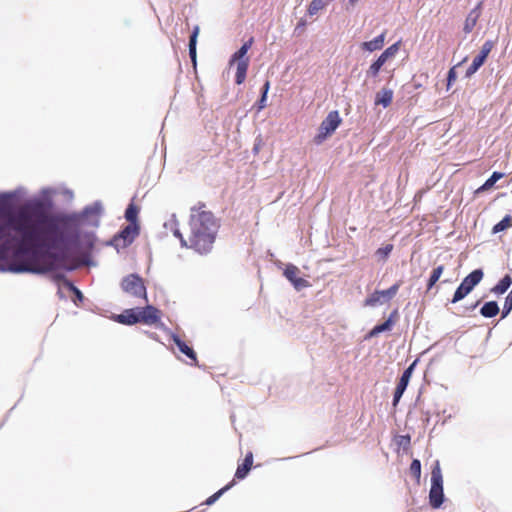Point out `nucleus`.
I'll return each instance as SVG.
<instances>
[{
  "mask_svg": "<svg viewBox=\"0 0 512 512\" xmlns=\"http://www.w3.org/2000/svg\"><path fill=\"white\" fill-rule=\"evenodd\" d=\"M57 193L55 188H42L13 208L28 190L0 192V272L42 274L60 264L67 223L47 211Z\"/></svg>",
  "mask_w": 512,
  "mask_h": 512,
  "instance_id": "obj_1",
  "label": "nucleus"
},
{
  "mask_svg": "<svg viewBox=\"0 0 512 512\" xmlns=\"http://www.w3.org/2000/svg\"><path fill=\"white\" fill-rule=\"evenodd\" d=\"M166 229H170L173 235L180 239L182 247H190L199 253H207L211 250L215 240L218 225L213 215L208 211L192 209L190 217L191 235L189 241L185 240L178 228L176 215L164 224Z\"/></svg>",
  "mask_w": 512,
  "mask_h": 512,
  "instance_id": "obj_2",
  "label": "nucleus"
},
{
  "mask_svg": "<svg viewBox=\"0 0 512 512\" xmlns=\"http://www.w3.org/2000/svg\"><path fill=\"white\" fill-rule=\"evenodd\" d=\"M430 482L429 503L437 509L444 501L443 475L439 460H435L433 464Z\"/></svg>",
  "mask_w": 512,
  "mask_h": 512,
  "instance_id": "obj_3",
  "label": "nucleus"
},
{
  "mask_svg": "<svg viewBox=\"0 0 512 512\" xmlns=\"http://www.w3.org/2000/svg\"><path fill=\"white\" fill-rule=\"evenodd\" d=\"M121 290L128 297L147 301V291L143 279L137 274L125 276L120 283Z\"/></svg>",
  "mask_w": 512,
  "mask_h": 512,
  "instance_id": "obj_4",
  "label": "nucleus"
},
{
  "mask_svg": "<svg viewBox=\"0 0 512 512\" xmlns=\"http://www.w3.org/2000/svg\"><path fill=\"white\" fill-rule=\"evenodd\" d=\"M341 118L338 111H331L320 124L318 133L314 138L316 144H321L327 137L332 135L339 127Z\"/></svg>",
  "mask_w": 512,
  "mask_h": 512,
  "instance_id": "obj_5",
  "label": "nucleus"
},
{
  "mask_svg": "<svg viewBox=\"0 0 512 512\" xmlns=\"http://www.w3.org/2000/svg\"><path fill=\"white\" fill-rule=\"evenodd\" d=\"M482 278L483 271L481 269H476L467 275L460 286L456 289L452 303H457L464 299L473 290V288L480 283Z\"/></svg>",
  "mask_w": 512,
  "mask_h": 512,
  "instance_id": "obj_6",
  "label": "nucleus"
},
{
  "mask_svg": "<svg viewBox=\"0 0 512 512\" xmlns=\"http://www.w3.org/2000/svg\"><path fill=\"white\" fill-rule=\"evenodd\" d=\"M139 234L138 223L127 225L119 235L115 236L111 244L119 251L130 245Z\"/></svg>",
  "mask_w": 512,
  "mask_h": 512,
  "instance_id": "obj_7",
  "label": "nucleus"
},
{
  "mask_svg": "<svg viewBox=\"0 0 512 512\" xmlns=\"http://www.w3.org/2000/svg\"><path fill=\"white\" fill-rule=\"evenodd\" d=\"M399 287L400 285L396 283L387 290L375 291L365 300V305L376 307L389 302L397 294Z\"/></svg>",
  "mask_w": 512,
  "mask_h": 512,
  "instance_id": "obj_8",
  "label": "nucleus"
},
{
  "mask_svg": "<svg viewBox=\"0 0 512 512\" xmlns=\"http://www.w3.org/2000/svg\"><path fill=\"white\" fill-rule=\"evenodd\" d=\"M399 42L391 45L373 62L367 70V76L376 77L382 66L389 60L396 56L399 51Z\"/></svg>",
  "mask_w": 512,
  "mask_h": 512,
  "instance_id": "obj_9",
  "label": "nucleus"
},
{
  "mask_svg": "<svg viewBox=\"0 0 512 512\" xmlns=\"http://www.w3.org/2000/svg\"><path fill=\"white\" fill-rule=\"evenodd\" d=\"M493 46H494V43L492 41H486L483 44L480 53L473 59L472 64L469 66V68L466 71L467 77L472 76L483 65L487 56L491 52Z\"/></svg>",
  "mask_w": 512,
  "mask_h": 512,
  "instance_id": "obj_10",
  "label": "nucleus"
},
{
  "mask_svg": "<svg viewBox=\"0 0 512 512\" xmlns=\"http://www.w3.org/2000/svg\"><path fill=\"white\" fill-rule=\"evenodd\" d=\"M417 361H414L402 374L399 383L397 384V387L395 389L394 393V399H393V405L396 406L398 402L400 401L403 393L405 392L409 381L411 379V376L413 374L414 368L416 366Z\"/></svg>",
  "mask_w": 512,
  "mask_h": 512,
  "instance_id": "obj_11",
  "label": "nucleus"
},
{
  "mask_svg": "<svg viewBox=\"0 0 512 512\" xmlns=\"http://www.w3.org/2000/svg\"><path fill=\"white\" fill-rule=\"evenodd\" d=\"M299 269L293 264H288L284 269V276L293 284L296 290L309 287V282L304 278L298 277Z\"/></svg>",
  "mask_w": 512,
  "mask_h": 512,
  "instance_id": "obj_12",
  "label": "nucleus"
},
{
  "mask_svg": "<svg viewBox=\"0 0 512 512\" xmlns=\"http://www.w3.org/2000/svg\"><path fill=\"white\" fill-rule=\"evenodd\" d=\"M159 314L160 311L151 305H147L144 308H139V320L140 322L147 325L157 323L160 319Z\"/></svg>",
  "mask_w": 512,
  "mask_h": 512,
  "instance_id": "obj_13",
  "label": "nucleus"
},
{
  "mask_svg": "<svg viewBox=\"0 0 512 512\" xmlns=\"http://www.w3.org/2000/svg\"><path fill=\"white\" fill-rule=\"evenodd\" d=\"M116 319L121 324H125V325L136 324V323L140 322L139 308L126 309L123 311V313L117 315Z\"/></svg>",
  "mask_w": 512,
  "mask_h": 512,
  "instance_id": "obj_14",
  "label": "nucleus"
},
{
  "mask_svg": "<svg viewBox=\"0 0 512 512\" xmlns=\"http://www.w3.org/2000/svg\"><path fill=\"white\" fill-rule=\"evenodd\" d=\"M481 7L482 2H479L477 6L469 12L464 23L465 33H470L474 29L481 14Z\"/></svg>",
  "mask_w": 512,
  "mask_h": 512,
  "instance_id": "obj_15",
  "label": "nucleus"
},
{
  "mask_svg": "<svg viewBox=\"0 0 512 512\" xmlns=\"http://www.w3.org/2000/svg\"><path fill=\"white\" fill-rule=\"evenodd\" d=\"M385 36H386V33L383 32L382 34H380L373 40L363 42L361 44V49L368 51V52H374V51L382 49V47L384 46V42H385Z\"/></svg>",
  "mask_w": 512,
  "mask_h": 512,
  "instance_id": "obj_16",
  "label": "nucleus"
},
{
  "mask_svg": "<svg viewBox=\"0 0 512 512\" xmlns=\"http://www.w3.org/2000/svg\"><path fill=\"white\" fill-rule=\"evenodd\" d=\"M252 464H253V454H252V452H249L246 455L243 464L238 466L236 473H235V477L237 479H244L247 476L248 472L250 471Z\"/></svg>",
  "mask_w": 512,
  "mask_h": 512,
  "instance_id": "obj_17",
  "label": "nucleus"
},
{
  "mask_svg": "<svg viewBox=\"0 0 512 512\" xmlns=\"http://www.w3.org/2000/svg\"><path fill=\"white\" fill-rule=\"evenodd\" d=\"M393 99V91L391 89L383 88L381 89L375 97V104L382 105L383 107H388Z\"/></svg>",
  "mask_w": 512,
  "mask_h": 512,
  "instance_id": "obj_18",
  "label": "nucleus"
},
{
  "mask_svg": "<svg viewBox=\"0 0 512 512\" xmlns=\"http://www.w3.org/2000/svg\"><path fill=\"white\" fill-rule=\"evenodd\" d=\"M236 65V83L238 85L242 84L246 79V73L249 66V60H240V61H234Z\"/></svg>",
  "mask_w": 512,
  "mask_h": 512,
  "instance_id": "obj_19",
  "label": "nucleus"
},
{
  "mask_svg": "<svg viewBox=\"0 0 512 512\" xmlns=\"http://www.w3.org/2000/svg\"><path fill=\"white\" fill-rule=\"evenodd\" d=\"M253 44V38H250L248 41H246L238 51H236L230 60V65H233L234 61H240V60H249V58L246 56L248 50L251 48Z\"/></svg>",
  "mask_w": 512,
  "mask_h": 512,
  "instance_id": "obj_20",
  "label": "nucleus"
},
{
  "mask_svg": "<svg viewBox=\"0 0 512 512\" xmlns=\"http://www.w3.org/2000/svg\"><path fill=\"white\" fill-rule=\"evenodd\" d=\"M172 339L181 353L188 356L191 360L196 361V354L191 347L183 342L177 335H172Z\"/></svg>",
  "mask_w": 512,
  "mask_h": 512,
  "instance_id": "obj_21",
  "label": "nucleus"
},
{
  "mask_svg": "<svg viewBox=\"0 0 512 512\" xmlns=\"http://www.w3.org/2000/svg\"><path fill=\"white\" fill-rule=\"evenodd\" d=\"M498 312L499 307L495 301L485 303L480 310L481 315L486 318L494 317L498 314Z\"/></svg>",
  "mask_w": 512,
  "mask_h": 512,
  "instance_id": "obj_22",
  "label": "nucleus"
},
{
  "mask_svg": "<svg viewBox=\"0 0 512 512\" xmlns=\"http://www.w3.org/2000/svg\"><path fill=\"white\" fill-rule=\"evenodd\" d=\"M198 34H199V27L195 26L193 29V32L190 36V41H189V55L194 64L196 63V43H197Z\"/></svg>",
  "mask_w": 512,
  "mask_h": 512,
  "instance_id": "obj_23",
  "label": "nucleus"
},
{
  "mask_svg": "<svg viewBox=\"0 0 512 512\" xmlns=\"http://www.w3.org/2000/svg\"><path fill=\"white\" fill-rule=\"evenodd\" d=\"M511 284V277L509 275H506L499 281V283L496 286L493 287L492 292H494L495 294H503L508 290Z\"/></svg>",
  "mask_w": 512,
  "mask_h": 512,
  "instance_id": "obj_24",
  "label": "nucleus"
},
{
  "mask_svg": "<svg viewBox=\"0 0 512 512\" xmlns=\"http://www.w3.org/2000/svg\"><path fill=\"white\" fill-rule=\"evenodd\" d=\"M329 3V0H312L308 7V14L310 16L316 15L320 10L325 8Z\"/></svg>",
  "mask_w": 512,
  "mask_h": 512,
  "instance_id": "obj_25",
  "label": "nucleus"
},
{
  "mask_svg": "<svg viewBox=\"0 0 512 512\" xmlns=\"http://www.w3.org/2000/svg\"><path fill=\"white\" fill-rule=\"evenodd\" d=\"M393 325L392 319H387L384 323L376 325L368 334V337H375L378 334L389 331Z\"/></svg>",
  "mask_w": 512,
  "mask_h": 512,
  "instance_id": "obj_26",
  "label": "nucleus"
},
{
  "mask_svg": "<svg viewBox=\"0 0 512 512\" xmlns=\"http://www.w3.org/2000/svg\"><path fill=\"white\" fill-rule=\"evenodd\" d=\"M138 213L139 208L132 203L126 209L125 218L130 222V224L137 223Z\"/></svg>",
  "mask_w": 512,
  "mask_h": 512,
  "instance_id": "obj_27",
  "label": "nucleus"
},
{
  "mask_svg": "<svg viewBox=\"0 0 512 512\" xmlns=\"http://www.w3.org/2000/svg\"><path fill=\"white\" fill-rule=\"evenodd\" d=\"M443 271H444V267L442 265L433 269L431 276L429 278V281H428V289H431L436 284V282L440 279Z\"/></svg>",
  "mask_w": 512,
  "mask_h": 512,
  "instance_id": "obj_28",
  "label": "nucleus"
},
{
  "mask_svg": "<svg viewBox=\"0 0 512 512\" xmlns=\"http://www.w3.org/2000/svg\"><path fill=\"white\" fill-rule=\"evenodd\" d=\"M102 210H103L102 204L100 202H95L91 206H88L85 209L84 213L86 216H88L90 214L99 216L102 213Z\"/></svg>",
  "mask_w": 512,
  "mask_h": 512,
  "instance_id": "obj_29",
  "label": "nucleus"
},
{
  "mask_svg": "<svg viewBox=\"0 0 512 512\" xmlns=\"http://www.w3.org/2000/svg\"><path fill=\"white\" fill-rule=\"evenodd\" d=\"M511 225V218L509 216L504 217L499 223L493 227V233H498Z\"/></svg>",
  "mask_w": 512,
  "mask_h": 512,
  "instance_id": "obj_30",
  "label": "nucleus"
},
{
  "mask_svg": "<svg viewBox=\"0 0 512 512\" xmlns=\"http://www.w3.org/2000/svg\"><path fill=\"white\" fill-rule=\"evenodd\" d=\"M393 249V245L391 244H386L384 245L383 247H380L377 251H376V256L381 259V260H385L389 254L391 253Z\"/></svg>",
  "mask_w": 512,
  "mask_h": 512,
  "instance_id": "obj_31",
  "label": "nucleus"
},
{
  "mask_svg": "<svg viewBox=\"0 0 512 512\" xmlns=\"http://www.w3.org/2000/svg\"><path fill=\"white\" fill-rule=\"evenodd\" d=\"M233 486V482L226 485L225 487H223L222 489H220L218 492H216L215 494H213L212 496H210L207 500H206V504L207 505H212L216 500L219 499V497L227 490H229L231 487Z\"/></svg>",
  "mask_w": 512,
  "mask_h": 512,
  "instance_id": "obj_32",
  "label": "nucleus"
},
{
  "mask_svg": "<svg viewBox=\"0 0 512 512\" xmlns=\"http://www.w3.org/2000/svg\"><path fill=\"white\" fill-rule=\"evenodd\" d=\"M502 177V173L494 172L489 179L481 187L482 190L491 188L500 178Z\"/></svg>",
  "mask_w": 512,
  "mask_h": 512,
  "instance_id": "obj_33",
  "label": "nucleus"
},
{
  "mask_svg": "<svg viewBox=\"0 0 512 512\" xmlns=\"http://www.w3.org/2000/svg\"><path fill=\"white\" fill-rule=\"evenodd\" d=\"M411 473L417 478V480L421 477V463L418 459H414L410 466Z\"/></svg>",
  "mask_w": 512,
  "mask_h": 512,
  "instance_id": "obj_34",
  "label": "nucleus"
},
{
  "mask_svg": "<svg viewBox=\"0 0 512 512\" xmlns=\"http://www.w3.org/2000/svg\"><path fill=\"white\" fill-rule=\"evenodd\" d=\"M511 310H512V293L509 292V294L507 295L505 302H504L502 317L505 318L511 312Z\"/></svg>",
  "mask_w": 512,
  "mask_h": 512,
  "instance_id": "obj_35",
  "label": "nucleus"
},
{
  "mask_svg": "<svg viewBox=\"0 0 512 512\" xmlns=\"http://www.w3.org/2000/svg\"><path fill=\"white\" fill-rule=\"evenodd\" d=\"M64 286H65L68 290L72 291V292L75 294L76 298H77L79 301H81V300L83 299V294H82V292H81L80 290H78L75 286H73V284H72V283H70V282H68V281H65V282H64Z\"/></svg>",
  "mask_w": 512,
  "mask_h": 512,
  "instance_id": "obj_36",
  "label": "nucleus"
},
{
  "mask_svg": "<svg viewBox=\"0 0 512 512\" xmlns=\"http://www.w3.org/2000/svg\"><path fill=\"white\" fill-rule=\"evenodd\" d=\"M457 78L455 67L451 68L448 73V85H451Z\"/></svg>",
  "mask_w": 512,
  "mask_h": 512,
  "instance_id": "obj_37",
  "label": "nucleus"
},
{
  "mask_svg": "<svg viewBox=\"0 0 512 512\" xmlns=\"http://www.w3.org/2000/svg\"><path fill=\"white\" fill-rule=\"evenodd\" d=\"M266 97H267V94H262V97L259 101V109H262L265 107Z\"/></svg>",
  "mask_w": 512,
  "mask_h": 512,
  "instance_id": "obj_38",
  "label": "nucleus"
},
{
  "mask_svg": "<svg viewBox=\"0 0 512 512\" xmlns=\"http://www.w3.org/2000/svg\"><path fill=\"white\" fill-rule=\"evenodd\" d=\"M269 82L267 81L265 84H264V87H263V94H267L268 93V90H269Z\"/></svg>",
  "mask_w": 512,
  "mask_h": 512,
  "instance_id": "obj_39",
  "label": "nucleus"
},
{
  "mask_svg": "<svg viewBox=\"0 0 512 512\" xmlns=\"http://www.w3.org/2000/svg\"><path fill=\"white\" fill-rule=\"evenodd\" d=\"M357 1H358V0H349V2H350L351 4H354V3H355V2H357Z\"/></svg>",
  "mask_w": 512,
  "mask_h": 512,
  "instance_id": "obj_40",
  "label": "nucleus"
}]
</instances>
